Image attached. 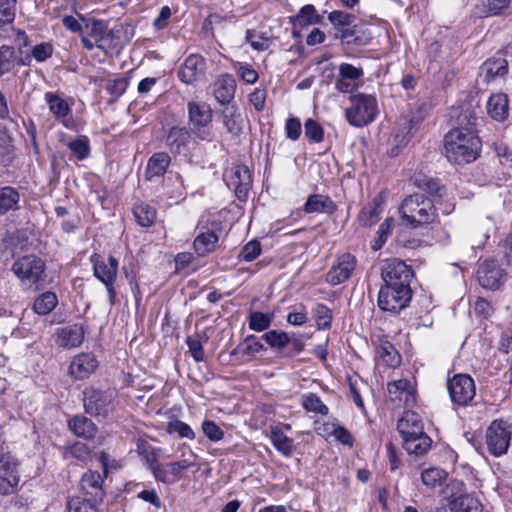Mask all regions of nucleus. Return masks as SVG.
Instances as JSON below:
<instances>
[{"label":"nucleus","mask_w":512,"mask_h":512,"mask_svg":"<svg viewBox=\"0 0 512 512\" xmlns=\"http://www.w3.org/2000/svg\"><path fill=\"white\" fill-rule=\"evenodd\" d=\"M411 298V288L382 285L377 304L382 311L397 314L408 306Z\"/></svg>","instance_id":"obj_9"},{"label":"nucleus","mask_w":512,"mask_h":512,"mask_svg":"<svg viewBox=\"0 0 512 512\" xmlns=\"http://www.w3.org/2000/svg\"><path fill=\"white\" fill-rule=\"evenodd\" d=\"M133 215L141 227H151L157 218L156 209L148 203L139 202L133 206Z\"/></svg>","instance_id":"obj_37"},{"label":"nucleus","mask_w":512,"mask_h":512,"mask_svg":"<svg viewBox=\"0 0 512 512\" xmlns=\"http://www.w3.org/2000/svg\"><path fill=\"white\" fill-rule=\"evenodd\" d=\"M402 445L408 454L422 456L431 449L432 440L425 432H423L417 434V436H412L402 440Z\"/></svg>","instance_id":"obj_31"},{"label":"nucleus","mask_w":512,"mask_h":512,"mask_svg":"<svg viewBox=\"0 0 512 512\" xmlns=\"http://www.w3.org/2000/svg\"><path fill=\"white\" fill-rule=\"evenodd\" d=\"M450 398L459 406L468 405L475 396L474 380L467 374H457L447 383Z\"/></svg>","instance_id":"obj_11"},{"label":"nucleus","mask_w":512,"mask_h":512,"mask_svg":"<svg viewBox=\"0 0 512 512\" xmlns=\"http://www.w3.org/2000/svg\"><path fill=\"white\" fill-rule=\"evenodd\" d=\"M229 188L233 189L240 201H246L252 186V176L246 165H236L227 181Z\"/></svg>","instance_id":"obj_17"},{"label":"nucleus","mask_w":512,"mask_h":512,"mask_svg":"<svg viewBox=\"0 0 512 512\" xmlns=\"http://www.w3.org/2000/svg\"><path fill=\"white\" fill-rule=\"evenodd\" d=\"M16 2V0H0V27L13 22Z\"/></svg>","instance_id":"obj_58"},{"label":"nucleus","mask_w":512,"mask_h":512,"mask_svg":"<svg viewBox=\"0 0 512 512\" xmlns=\"http://www.w3.org/2000/svg\"><path fill=\"white\" fill-rule=\"evenodd\" d=\"M328 19L335 28H338L340 26L352 25L355 17L344 11L335 10L328 14Z\"/></svg>","instance_id":"obj_62"},{"label":"nucleus","mask_w":512,"mask_h":512,"mask_svg":"<svg viewBox=\"0 0 512 512\" xmlns=\"http://www.w3.org/2000/svg\"><path fill=\"white\" fill-rule=\"evenodd\" d=\"M388 396L395 406L412 407L416 402L415 389L407 379H399L388 384Z\"/></svg>","instance_id":"obj_15"},{"label":"nucleus","mask_w":512,"mask_h":512,"mask_svg":"<svg viewBox=\"0 0 512 512\" xmlns=\"http://www.w3.org/2000/svg\"><path fill=\"white\" fill-rule=\"evenodd\" d=\"M97 360L90 353H83L73 358L70 364V374L75 379H85L92 374L97 367Z\"/></svg>","instance_id":"obj_24"},{"label":"nucleus","mask_w":512,"mask_h":512,"mask_svg":"<svg viewBox=\"0 0 512 512\" xmlns=\"http://www.w3.org/2000/svg\"><path fill=\"white\" fill-rule=\"evenodd\" d=\"M20 194L11 186L0 187V216L19 209Z\"/></svg>","instance_id":"obj_36"},{"label":"nucleus","mask_w":512,"mask_h":512,"mask_svg":"<svg viewBox=\"0 0 512 512\" xmlns=\"http://www.w3.org/2000/svg\"><path fill=\"white\" fill-rule=\"evenodd\" d=\"M88 36L98 37V49L106 54L114 53L119 50L117 34H88Z\"/></svg>","instance_id":"obj_50"},{"label":"nucleus","mask_w":512,"mask_h":512,"mask_svg":"<svg viewBox=\"0 0 512 512\" xmlns=\"http://www.w3.org/2000/svg\"><path fill=\"white\" fill-rule=\"evenodd\" d=\"M223 125L227 132L232 135H238L242 130V117L238 109L234 106H227L223 112Z\"/></svg>","instance_id":"obj_38"},{"label":"nucleus","mask_w":512,"mask_h":512,"mask_svg":"<svg viewBox=\"0 0 512 512\" xmlns=\"http://www.w3.org/2000/svg\"><path fill=\"white\" fill-rule=\"evenodd\" d=\"M188 118L191 129L200 139H207V133L201 131L212 121L213 112L209 104L205 102L190 101L187 104Z\"/></svg>","instance_id":"obj_14"},{"label":"nucleus","mask_w":512,"mask_h":512,"mask_svg":"<svg viewBox=\"0 0 512 512\" xmlns=\"http://www.w3.org/2000/svg\"><path fill=\"white\" fill-rule=\"evenodd\" d=\"M337 209L334 201L326 195L322 194H312L310 195L304 206L303 210L305 213H326L333 214Z\"/></svg>","instance_id":"obj_28"},{"label":"nucleus","mask_w":512,"mask_h":512,"mask_svg":"<svg viewBox=\"0 0 512 512\" xmlns=\"http://www.w3.org/2000/svg\"><path fill=\"white\" fill-rule=\"evenodd\" d=\"M270 440L273 447L284 457H291L294 450V440L288 437L280 426H270Z\"/></svg>","instance_id":"obj_29"},{"label":"nucleus","mask_w":512,"mask_h":512,"mask_svg":"<svg viewBox=\"0 0 512 512\" xmlns=\"http://www.w3.org/2000/svg\"><path fill=\"white\" fill-rule=\"evenodd\" d=\"M115 392L86 388L83 391V405L87 414L93 417H107L114 409Z\"/></svg>","instance_id":"obj_8"},{"label":"nucleus","mask_w":512,"mask_h":512,"mask_svg":"<svg viewBox=\"0 0 512 512\" xmlns=\"http://www.w3.org/2000/svg\"><path fill=\"white\" fill-rule=\"evenodd\" d=\"M264 349V345L257 341L254 335H250L242 344L237 346L236 351L241 353L243 356L252 358Z\"/></svg>","instance_id":"obj_49"},{"label":"nucleus","mask_w":512,"mask_h":512,"mask_svg":"<svg viewBox=\"0 0 512 512\" xmlns=\"http://www.w3.org/2000/svg\"><path fill=\"white\" fill-rule=\"evenodd\" d=\"M487 112L491 118L502 121L508 115V97L506 94L498 93L490 96L487 101Z\"/></svg>","instance_id":"obj_33"},{"label":"nucleus","mask_w":512,"mask_h":512,"mask_svg":"<svg viewBox=\"0 0 512 512\" xmlns=\"http://www.w3.org/2000/svg\"><path fill=\"white\" fill-rule=\"evenodd\" d=\"M193 465L194 463L188 459L169 462L166 464L160 463L154 468L152 474L156 481L171 485L178 482L182 478V472Z\"/></svg>","instance_id":"obj_16"},{"label":"nucleus","mask_w":512,"mask_h":512,"mask_svg":"<svg viewBox=\"0 0 512 512\" xmlns=\"http://www.w3.org/2000/svg\"><path fill=\"white\" fill-rule=\"evenodd\" d=\"M363 70L352 64L342 63L339 66V78L355 82L363 76Z\"/></svg>","instance_id":"obj_63"},{"label":"nucleus","mask_w":512,"mask_h":512,"mask_svg":"<svg viewBox=\"0 0 512 512\" xmlns=\"http://www.w3.org/2000/svg\"><path fill=\"white\" fill-rule=\"evenodd\" d=\"M234 68L237 72V75L244 82L248 84H254L257 82L259 76L255 69L248 63L237 62L234 64Z\"/></svg>","instance_id":"obj_56"},{"label":"nucleus","mask_w":512,"mask_h":512,"mask_svg":"<svg viewBox=\"0 0 512 512\" xmlns=\"http://www.w3.org/2000/svg\"><path fill=\"white\" fill-rule=\"evenodd\" d=\"M67 147L80 161L90 155V141L87 136L81 135L75 140L68 142Z\"/></svg>","instance_id":"obj_48"},{"label":"nucleus","mask_w":512,"mask_h":512,"mask_svg":"<svg viewBox=\"0 0 512 512\" xmlns=\"http://www.w3.org/2000/svg\"><path fill=\"white\" fill-rule=\"evenodd\" d=\"M236 80L230 74L220 75L213 84L214 97L221 105H228L234 99Z\"/></svg>","instance_id":"obj_23"},{"label":"nucleus","mask_w":512,"mask_h":512,"mask_svg":"<svg viewBox=\"0 0 512 512\" xmlns=\"http://www.w3.org/2000/svg\"><path fill=\"white\" fill-rule=\"evenodd\" d=\"M323 15L319 14L312 4L300 8L295 16L290 17L294 28L305 29L310 25L322 24Z\"/></svg>","instance_id":"obj_27"},{"label":"nucleus","mask_w":512,"mask_h":512,"mask_svg":"<svg viewBox=\"0 0 512 512\" xmlns=\"http://www.w3.org/2000/svg\"><path fill=\"white\" fill-rule=\"evenodd\" d=\"M46 265L44 260L36 255H25L18 258L12 265V271L22 283L40 289L45 284Z\"/></svg>","instance_id":"obj_5"},{"label":"nucleus","mask_w":512,"mask_h":512,"mask_svg":"<svg viewBox=\"0 0 512 512\" xmlns=\"http://www.w3.org/2000/svg\"><path fill=\"white\" fill-rule=\"evenodd\" d=\"M260 253H261L260 242L257 240H252L244 245V247L242 248V250L239 254V259L246 261V262H251V261L255 260L260 255Z\"/></svg>","instance_id":"obj_60"},{"label":"nucleus","mask_w":512,"mask_h":512,"mask_svg":"<svg viewBox=\"0 0 512 512\" xmlns=\"http://www.w3.org/2000/svg\"><path fill=\"white\" fill-rule=\"evenodd\" d=\"M170 163L171 158L166 152L154 153L147 162L145 179L152 182L164 176Z\"/></svg>","instance_id":"obj_25"},{"label":"nucleus","mask_w":512,"mask_h":512,"mask_svg":"<svg viewBox=\"0 0 512 512\" xmlns=\"http://www.w3.org/2000/svg\"><path fill=\"white\" fill-rule=\"evenodd\" d=\"M305 136L312 142L320 143L324 139L322 126L314 119H307L304 123Z\"/></svg>","instance_id":"obj_53"},{"label":"nucleus","mask_w":512,"mask_h":512,"mask_svg":"<svg viewBox=\"0 0 512 512\" xmlns=\"http://www.w3.org/2000/svg\"><path fill=\"white\" fill-rule=\"evenodd\" d=\"M383 211V197L377 195L373 200L367 203L358 215V221L363 227H371L380 220Z\"/></svg>","instance_id":"obj_26"},{"label":"nucleus","mask_w":512,"mask_h":512,"mask_svg":"<svg viewBox=\"0 0 512 512\" xmlns=\"http://www.w3.org/2000/svg\"><path fill=\"white\" fill-rule=\"evenodd\" d=\"M45 101L49 106L50 112L56 117H65L71 111L66 100L53 92L45 93Z\"/></svg>","instance_id":"obj_43"},{"label":"nucleus","mask_w":512,"mask_h":512,"mask_svg":"<svg viewBox=\"0 0 512 512\" xmlns=\"http://www.w3.org/2000/svg\"><path fill=\"white\" fill-rule=\"evenodd\" d=\"M101 503L91 496L75 495L68 498V512H97V507Z\"/></svg>","instance_id":"obj_35"},{"label":"nucleus","mask_w":512,"mask_h":512,"mask_svg":"<svg viewBox=\"0 0 512 512\" xmlns=\"http://www.w3.org/2000/svg\"><path fill=\"white\" fill-rule=\"evenodd\" d=\"M205 69V59L198 54H191L180 66L178 77L185 84H193L204 77Z\"/></svg>","instance_id":"obj_18"},{"label":"nucleus","mask_w":512,"mask_h":512,"mask_svg":"<svg viewBox=\"0 0 512 512\" xmlns=\"http://www.w3.org/2000/svg\"><path fill=\"white\" fill-rule=\"evenodd\" d=\"M58 304L57 295L54 292L46 291L39 295L33 303V310L38 315H48Z\"/></svg>","instance_id":"obj_40"},{"label":"nucleus","mask_w":512,"mask_h":512,"mask_svg":"<svg viewBox=\"0 0 512 512\" xmlns=\"http://www.w3.org/2000/svg\"><path fill=\"white\" fill-rule=\"evenodd\" d=\"M90 262L94 276L105 285L109 302L114 305L116 301L114 283L118 274V260L110 255L106 262L101 255L94 253L90 256Z\"/></svg>","instance_id":"obj_7"},{"label":"nucleus","mask_w":512,"mask_h":512,"mask_svg":"<svg viewBox=\"0 0 512 512\" xmlns=\"http://www.w3.org/2000/svg\"><path fill=\"white\" fill-rule=\"evenodd\" d=\"M314 314L319 329H330L332 322V311L330 308L325 304L318 303L314 309Z\"/></svg>","instance_id":"obj_52"},{"label":"nucleus","mask_w":512,"mask_h":512,"mask_svg":"<svg viewBox=\"0 0 512 512\" xmlns=\"http://www.w3.org/2000/svg\"><path fill=\"white\" fill-rule=\"evenodd\" d=\"M68 427L77 437L84 438L86 440L94 438L97 433V426L95 423L83 415H76L72 417L68 421Z\"/></svg>","instance_id":"obj_30"},{"label":"nucleus","mask_w":512,"mask_h":512,"mask_svg":"<svg viewBox=\"0 0 512 512\" xmlns=\"http://www.w3.org/2000/svg\"><path fill=\"white\" fill-rule=\"evenodd\" d=\"M444 155L453 164L463 165L475 161L481 152V140L471 128L450 130L443 141Z\"/></svg>","instance_id":"obj_2"},{"label":"nucleus","mask_w":512,"mask_h":512,"mask_svg":"<svg viewBox=\"0 0 512 512\" xmlns=\"http://www.w3.org/2000/svg\"><path fill=\"white\" fill-rule=\"evenodd\" d=\"M103 482L104 479L99 472L89 470L82 475L80 488L86 496H91L102 502L105 496Z\"/></svg>","instance_id":"obj_22"},{"label":"nucleus","mask_w":512,"mask_h":512,"mask_svg":"<svg viewBox=\"0 0 512 512\" xmlns=\"http://www.w3.org/2000/svg\"><path fill=\"white\" fill-rule=\"evenodd\" d=\"M262 339L274 349H283L290 342V335L284 331L270 330L262 335Z\"/></svg>","instance_id":"obj_47"},{"label":"nucleus","mask_w":512,"mask_h":512,"mask_svg":"<svg viewBox=\"0 0 512 512\" xmlns=\"http://www.w3.org/2000/svg\"><path fill=\"white\" fill-rule=\"evenodd\" d=\"M447 472L438 467H430L422 471V483L429 489L441 486L447 480Z\"/></svg>","instance_id":"obj_41"},{"label":"nucleus","mask_w":512,"mask_h":512,"mask_svg":"<svg viewBox=\"0 0 512 512\" xmlns=\"http://www.w3.org/2000/svg\"><path fill=\"white\" fill-rule=\"evenodd\" d=\"M418 121H414L412 118H402L398 123L400 127L393 137V144L396 148L404 147L412 136V130L416 127Z\"/></svg>","instance_id":"obj_39"},{"label":"nucleus","mask_w":512,"mask_h":512,"mask_svg":"<svg viewBox=\"0 0 512 512\" xmlns=\"http://www.w3.org/2000/svg\"><path fill=\"white\" fill-rule=\"evenodd\" d=\"M511 5L512 0H480L476 5V13L481 17L497 16Z\"/></svg>","instance_id":"obj_34"},{"label":"nucleus","mask_w":512,"mask_h":512,"mask_svg":"<svg viewBox=\"0 0 512 512\" xmlns=\"http://www.w3.org/2000/svg\"><path fill=\"white\" fill-rule=\"evenodd\" d=\"M274 320L273 313L259 311L251 312L248 316L249 328L255 332H262L268 329Z\"/></svg>","instance_id":"obj_46"},{"label":"nucleus","mask_w":512,"mask_h":512,"mask_svg":"<svg viewBox=\"0 0 512 512\" xmlns=\"http://www.w3.org/2000/svg\"><path fill=\"white\" fill-rule=\"evenodd\" d=\"M357 266V259L351 253L338 255L326 274L325 280L332 286L347 281Z\"/></svg>","instance_id":"obj_13"},{"label":"nucleus","mask_w":512,"mask_h":512,"mask_svg":"<svg viewBox=\"0 0 512 512\" xmlns=\"http://www.w3.org/2000/svg\"><path fill=\"white\" fill-rule=\"evenodd\" d=\"M443 495V506L437 512H482V504L466 492L462 481H450L443 490Z\"/></svg>","instance_id":"obj_3"},{"label":"nucleus","mask_w":512,"mask_h":512,"mask_svg":"<svg viewBox=\"0 0 512 512\" xmlns=\"http://www.w3.org/2000/svg\"><path fill=\"white\" fill-rule=\"evenodd\" d=\"M397 430L402 440L425 432L422 418L418 413L411 410L405 411L398 420Z\"/></svg>","instance_id":"obj_21"},{"label":"nucleus","mask_w":512,"mask_h":512,"mask_svg":"<svg viewBox=\"0 0 512 512\" xmlns=\"http://www.w3.org/2000/svg\"><path fill=\"white\" fill-rule=\"evenodd\" d=\"M378 358L390 368L397 367L401 362V357L395 347L390 342L382 343L377 351Z\"/></svg>","instance_id":"obj_44"},{"label":"nucleus","mask_w":512,"mask_h":512,"mask_svg":"<svg viewBox=\"0 0 512 512\" xmlns=\"http://www.w3.org/2000/svg\"><path fill=\"white\" fill-rule=\"evenodd\" d=\"M303 407L307 411L315 412L321 415L328 414V407L321 401V399L313 394L310 393L303 398Z\"/></svg>","instance_id":"obj_54"},{"label":"nucleus","mask_w":512,"mask_h":512,"mask_svg":"<svg viewBox=\"0 0 512 512\" xmlns=\"http://www.w3.org/2000/svg\"><path fill=\"white\" fill-rule=\"evenodd\" d=\"M4 476H0V494L1 495H10L14 493L15 488L19 482V476L17 472V468L14 471L3 472Z\"/></svg>","instance_id":"obj_51"},{"label":"nucleus","mask_w":512,"mask_h":512,"mask_svg":"<svg viewBox=\"0 0 512 512\" xmlns=\"http://www.w3.org/2000/svg\"><path fill=\"white\" fill-rule=\"evenodd\" d=\"M84 340V329L80 324H72L56 331V344L59 347L70 349L79 347Z\"/></svg>","instance_id":"obj_19"},{"label":"nucleus","mask_w":512,"mask_h":512,"mask_svg":"<svg viewBox=\"0 0 512 512\" xmlns=\"http://www.w3.org/2000/svg\"><path fill=\"white\" fill-rule=\"evenodd\" d=\"M414 185L422 192L405 197L399 207L402 223L412 229L433 223L437 218L435 202L445 194V187L437 179L416 175Z\"/></svg>","instance_id":"obj_1"},{"label":"nucleus","mask_w":512,"mask_h":512,"mask_svg":"<svg viewBox=\"0 0 512 512\" xmlns=\"http://www.w3.org/2000/svg\"><path fill=\"white\" fill-rule=\"evenodd\" d=\"M137 453L145 461L151 472H153L154 468L160 464L158 462L157 449L151 446L146 440L139 439L137 441Z\"/></svg>","instance_id":"obj_42"},{"label":"nucleus","mask_w":512,"mask_h":512,"mask_svg":"<svg viewBox=\"0 0 512 512\" xmlns=\"http://www.w3.org/2000/svg\"><path fill=\"white\" fill-rule=\"evenodd\" d=\"M167 432L170 434L177 433L181 438H195V433L192 428L187 423L178 419H174L168 423Z\"/></svg>","instance_id":"obj_55"},{"label":"nucleus","mask_w":512,"mask_h":512,"mask_svg":"<svg viewBox=\"0 0 512 512\" xmlns=\"http://www.w3.org/2000/svg\"><path fill=\"white\" fill-rule=\"evenodd\" d=\"M505 270L492 259H487L479 264L477 280L479 284L488 290H498L506 281Z\"/></svg>","instance_id":"obj_12"},{"label":"nucleus","mask_w":512,"mask_h":512,"mask_svg":"<svg viewBox=\"0 0 512 512\" xmlns=\"http://www.w3.org/2000/svg\"><path fill=\"white\" fill-rule=\"evenodd\" d=\"M413 271L400 259L392 258L383 262L381 278L386 286L410 288Z\"/></svg>","instance_id":"obj_10"},{"label":"nucleus","mask_w":512,"mask_h":512,"mask_svg":"<svg viewBox=\"0 0 512 512\" xmlns=\"http://www.w3.org/2000/svg\"><path fill=\"white\" fill-rule=\"evenodd\" d=\"M14 66V49L3 45L0 47V76L8 73Z\"/></svg>","instance_id":"obj_57"},{"label":"nucleus","mask_w":512,"mask_h":512,"mask_svg":"<svg viewBox=\"0 0 512 512\" xmlns=\"http://www.w3.org/2000/svg\"><path fill=\"white\" fill-rule=\"evenodd\" d=\"M379 114V105L375 95L356 93L349 97V106L345 117L351 126L361 128L375 121Z\"/></svg>","instance_id":"obj_4"},{"label":"nucleus","mask_w":512,"mask_h":512,"mask_svg":"<svg viewBox=\"0 0 512 512\" xmlns=\"http://www.w3.org/2000/svg\"><path fill=\"white\" fill-rule=\"evenodd\" d=\"M128 87V81L124 77H117L109 79L106 83L105 89L114 98L118 99L124 94Z\"/></svg>","instance_id":"obj_59"},{"label":"nucleus","mask_w":512,"mask_h":512,"mask_svg":"<svg viewBox=\"0 0 512 512\" xmlns=\"http://www.w3.org/2000/svg\"><path fill=\"white\" fill-rule=\"evenodd\" d=\"M485 71V81L489 82L497 76H504L508 72V62L505 59L487 60L482 66Z\"/></svg>","instance_id":"obj_45"},{"label":"nucleus","mask_w":512,"mask_h":512,"mask_svg":"<svg viewBox=\"0 0 512 512\" xmlns=\"http://www.w3.org/2000/svg\"><path fill=\"white\" fill-rule=\"evenodd\" d=\"M18 466L16 459L10 454L6 447L0 445V471H14Z\"/></svg>","instance_id":"obj_64"},{"label":"nucleus","mask_w":512,"mask_h":512,"mask_svg":"<svg viewBox=\"0 0 512 512\" xmlns=\"http://www.w3.org/2000/svg\"><path fill=\"white\" fill-rule=\"evenodd\" d=\"M218 241L219 236L214 231L207 230L206 232H201L194 239L193 247L195 253L200 257L206 256L216 249Z\"/></svg>","instance_id":"obj_32"},{"label":"nucleus","mask_w":512,"mask_h":512,"mask_svg":"<svg viewBox=\"0 0 512 512\" xmlns=\"http://www.w3.org/2000/svg\"><path fill=\"white\" fill-rule=\"evenodd\" d=\"M202 431L204 435L213 442L223 439L224 431L212 420H204L202 423Z\"/></svg>","instance_id":"obj_61"},{"label":"nucleus","mask_w":512,"mask_h":512,"mask_svg":"<svg viewBox=\"0 0 512 512\" xmlns=\"http://www.w3.org/2000/svg\"><path fill=\"white\" fill-rule=\"evenodd\" d=\"M512 437V424L503 419L491 422L486 430V446L488 452L500 457L507 453Z\"/></svg>","instance_id":"obj_6"},{"label":"nucleus","mask_w":512,"mask_h":512,"mask_svg":"<svg viewBox=\"0 0 512 512\" xmlns=\"http://www.w3.org/2000/svg\"><path fill=\"white\" fill-rule=\"evenodd\" d=\"M166 145L170 151L175 154L186 153L192 143V136L185 127L174 126L170 128L166 136Z\"/></svg>","instance_id":"obj_20"}]
</instances>
